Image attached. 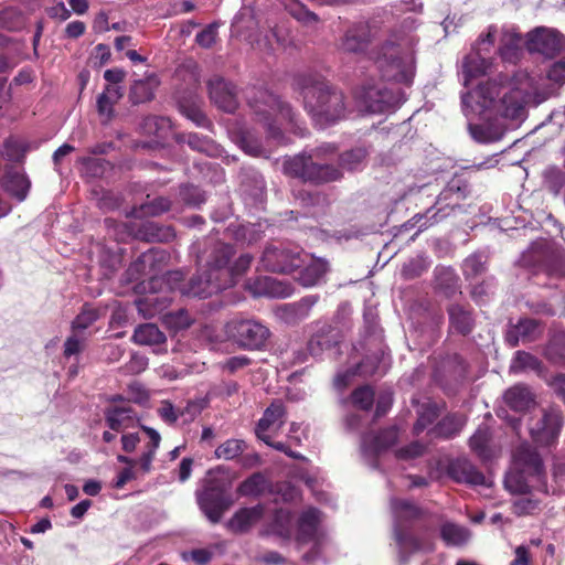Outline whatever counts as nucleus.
I'll return each mask as SVG.
<instances>
[{"instance_id":"5701e85b","label":"nucleus","mask_w":565,"mask_h":565,"mask_svg":"<svg viewBox=\"0 0 565 565\" xmlns=\"http://www.w3.org/2000/svg\"><path fill=\"white\" fill-rule=\"evenodd\" d=\"M303 258L298 280L303 287H313L323 279L328 270V264L323 259L315 258L308 254Z\"/></svg>"},{"instance_id":"dca6fc26","label":"nucleus","mask_w":565,"mask_h":565,"mask_svg":"<svg viewBox=\"0 0 565 565\" xmlns=\"http://www.w3.org/2000/svg\"><path fill=\"white\" fill-rule=\"evenodd\" d=\"M286 422V409L281 401H274L264 412L255 428L256 436L271 447L278 431Z\"/></svg>"},{"instance_id":"f704fd0d","label":"nucleus","mask_w":565,"mask_h":565,"mask_svg":"<svg viewBox=\"0 0 565 565\" xmlns=\"http://www.w3.org/2000/svg\"><path fill=\"white\" fill-rule=\"evenodd\" d=\"M450 326L461 334H467L472 328V317L469 310L460 305H452L449 310Z\"/></svg>"},{"instance_id":"09e8293b","label":"nucleus","mask_w":565,"mask_h":565,"mask_svg":"<svg viewBox=\"0 0 565 565\" xmlns=\"http://www.w3.org/2000/svg\"><path fill=\"white\" fill-rule=\"evenodd\" d=\"M170 209V201L166 198H157L151 202L142 204L139 209H135L132 214L136 216H157Z\"/></svg>"},{"instance_id":"ea45409f","label":"nucleus","mask_w":565,"mask_h":565,"mask_svg":"<svg viewBox=\"0 0 565 565\" xmlns=\"http://www.w3.org/2000/svg\"><path fill=\"white\" fill-rule=\"evenodd\" d=\"M418 418L414 425V433L419 435L438 417V407L435 403H423L417 409Z\"/></svg>"},{"instance_id":"052dcab7","label":"nucleus","mask_w":565,"mask_h":565,"mask_svg":"<svg viewBox=\"0 0 565 565\" xmlns=\"http://www.w3.org/2000/svg\"><path fill=\"white\" fill-rule=\"evenodd\" d=\"M371 374L372 372L369 370H365L364 365H358L355 369H349L343 373H338L334 379V385L337 388L342 390L347 387L351 381V379L358 374Z\"/></svg>"},{"instance_id":"7ed1b4c3","label":"nucleus","mask_w":565,"mask_h":565,"mask_svg":"<svg viewBox=\"0 0 565 565\" xmlns=\"http://www.w3.org/2000/svg\"><path fill=\"white\" fill-rule=\"evenodd\" d=\"M296 85L302 95L306 109L318 124H334L344 118L343 94L333 89L320 75H299Z\"/></svg>"},{"instance_id":"9d476101","label":"nucleus","mask_w":565,"mask_h":565,"mask_svg":"<svg viewBox=\"0 0 565 565\" xmlns=\"http://www.w3.org/2000/svg\"><path fill=\"white\" fill-rule=\"evenodd\" d=\"M498 41L497 53L504 63L516 64L526 47V40L513 25H489L487 31L479 35V45L486 52H491Z\"/></svg>"},{"instance_id":"9b49d317","label":"nucleus","mask_w":565,"mask_h":565,"mask_svg":"<svg viewBox=\"0 0 565 565\" xmlns=\"http://www.w3.org/2000/svg\"><path fill=\"white\" fill-rule=\"evenodd\" d=\"M303 257H306V253L299 246L289 243H275L265 248L260 263L266 270L286 274L300 269Z\"/></svg>"},{"instance_id":"69168bd1","label":"nucleus","mask_w":565,"mask_h":565,"mask_svg":"<svg viewBox=\"0 0 565 565\" xmlns=\"http://www.w3.org/2000/svg\"><path fill=\"white\" fill-rule=\"evenodd\" d=\"M156 259V254L152 250L143 253L138 257L136 262H134L128 271L130 274H141L145 271L147 265L151 266Z\"/></svg>"},{"instance_id":"7c9ffc66","label":"nucleus","mask_w":565,"mask_h":565,"mask_svg":"<svg viewBox=\"0 0 565 565\" xmlns=\"http://www.w3.org/2000/svg\"><path fill=\"white\" fill-rule=\"evenodd\" d=\"M136 237L147 242H167L174 237V232L169 226H161L153 221H146L137 230Z\"/></svg>"},{"instance_id":"2f4dec72","label":"nucleus","mask_w":565,"mask_h":565,"mask_svg":"<svg viewBox=\"0 0 565 565\" xmlns=\"http://www.w3.org/2000/svg\"><path fill=\"white\" fill-rule=\"evenodd\" d=\"M132 341L139 345H160L167 341L166 334L153 323L140 324L135 329Z\"/></svg>"},{"instance_id":"8fccbe9b","label":"nucleus","mask_w":565,"mask_h":565,"mask_svg":"<svg viewBox=\"0 0 565 565\" xmlns=\"http://www.w3.org/2000/svg\"><path fill=\"white\" fill-rule=\"evenodd\" d=\"M486 257L482 254H473L463 262V274L468 278H475L486 270Z\"/></svg>"},{"instance_id":"f257e3e1","label":"nucleus","mask_w":565,"mask_h":565,"mask_svg":"<svg viewBox=\"0 0 565 565\" xmlns=\"http://www.w3.org/2000/svg\"><path fill=\"white\" fill-rule=\"evenodd\" d=\"M547 79L552 84L519 72L512 79L500 75L462 94L470 136L481 143L500 140L505 131L503 119L520 118L524 105H540L555 93L554 85L565 84V58L551 65Z\"/></svg>"},{"instance_id":"c85d7f7f","label":"nucleus","mask_w":565,"mask_h":565,"mask_svg":"<svg viewBox=\"0 0 565 565\" xmlns=\"http://www.w3.org/2000/svg\"><path fill=\"white\" fill-rule=\"evenodd\" d=\"M106 423L115 431L132 427L136 420V412L130 406H114L106 412Z\"/></svg>"},{"instance_id":"de8ad7c7","label":"nucleus","mask_w":565,"mask_h":565,"mask_svg":"<svg viewBox=\"0 0 565 565\" xmlns=\"http://www.w3.org/2000/svg\"><path fill=\"white\" fill-rule=\"evenodd\" d=\"M462 426L463 420L456 415H451L445 417L430 433L451 438L461 430Z\"/></svg>"},{"instance_id":"cd10ccee","label":"nucleus","mask_w":565,"mask_h":565,"mask_svg":"<svg viewBox=\"0 0 565 565\" xmlns=\"http://www.w3.org/2000/svg\"><path fill=\"white\" fill-rule=\"evenodd\" d=\"M398 438V431L395 427L382 430L376 436H365L362 440L364 451L377 455L392 447Z\"/></svg>"},{"instance_id":"a211bd4d","label":"nucleus","mask_w":565,"mask_h":565,"mask_svg":"<svg viewBox=\"0 0 565 565\" xmlns=\"http://www.w3.org/2000/svg\"><path fill=\"white\" fill-rule=\"evenodd\" d=\"M483 46L477 40L472 51L462 61L463 85L467 87L472 78L487 74L492 66V60L488 56Z\"/></svg>"},{"instance_id":"ddd939ff","label":"nucleus","mask_w":565,"mask_h":565,"mask_svg":"<svg viewBox=\"0 0 565 565\" xmlns=\"http://www.w3.org/2000/svg\"><path fill=\"white\" fill-rule=\"evenodd\" d=\"M356 99L363 110L375 114L394 110L405 100V96L399 88L369 85L361 87Z\"/></svg>"},{"instance_id":"72a5a7b5","label":"nucleus","mask_w":565,"mask_h":565,"mask_svg":"<svg viewBox=\"0 0 565 565\" xmlns=\"http://www.w3.org/2000/svg\"><path fill=\"white\" fill-rule=\"evenodd\" d=\"M490 430L486 425L479 426L476 433L469 440L470 448L482 460H488L492 457V450L489 447Z\"/></svg>"},{"instance_id":"412c9836","label":"nucleus","mask_w":565,"mask_h":565,"mask_svg":"<svg viewBox=\"0 0 565 565\" xmlns=\"http://www.w3.org/2000/svg\"><path fill=\"white\" fill-rule=\"evenodd\" d=\"M371 41L370 29L366 24H356L343 35L340 49L345 53L359 54L366 50Z\"/></svg>"},{"instance_id":"0eeeda50","label":"nucleus","mask_w":565,"mask_h":565,"mask_svg":"<svg viewBox=\"0 0 565 565\" xmlns=\"http://www.w3.org/2000/svg\"><path fill=\"white\" fill-rule=\"evenodd\" d=\"M467 195V185L460 180H451L436 196L435 202L424 213L415 214L405 226L418 227L422 232L443 222L461 210V201Z\"/></svg>"},{"instance_id":"f3484780","label":"nucleus","mask_w":565,"mask_h":565,"mask_svg":"<svg viewBox=\"0 0 565 565\" xmlns=\"http://www.w3.org/2000/svg\"><path fill=\"white\" fill-rule=\"evenodd\" d=\"M447 476L457 483L470 486H486L487 479L469 459L458 457L448 461L446 467Z\"/></svg>"},{"instance_id":"2eb2a0df","label":"nucleus","mask_w":565,"mask_h":565,"mask_svg":"<svg viewBox=\"0 0 565 565\" xmlns=\"http://www.w3.org/2000/svg\"><path fill=\"white\" fill-rule=\"evenodd\" d=\"M562 415L555 408L543 409L539 417L529 422L531 437L540 445L548 446L558 436L562 428Z\"/></svg>"},{"instance_id":"6e6552de","label":"nucleus","mask_w":565,"mask_h":565,"mask_svg":"<svg viewBox=\"0 0 565 565\" xmlns=\"http://www.w3.org/2000/svg\"><path fill=\"white\" fill-rule=\"evenodd\" d=\"M250 107L258 121L264 122L268 136L280 141L282 134L280 125L294 121V113L289 104L281 102L273 93L259 89L250 99Z\"/></svg>"},{"instance_id":"423d86ee","label":"nucleus","mask_w":565,"mask_h":565,"mask_svg":"<svg viewBox=\"0 0 565 565\" xmlns=\"http://www.w3.org/2000/svg\"><path fill=\"white\" fill-rule=\"evenodd\" d=\"M391 509L394 516V535L398 547L399 564L405 565L412 555L430 548L428 543L416 537L407 527L408 523L420 519L424 512L414 503L399 499L391 501Z\"/></svg>"},{"instance_id":"4be33fe9","label":"nucleus","mask_w":565,"mask_h":565,"mask_svg":"<svg viewBox=\"0 0 565 565\" xmlns=\"http://www.w3.org/2000/svg\"><path fill=\"white\" fill-rule=\"evenodd\" d=\"M543 330L537 320L521 319L515 326L507 332V341L511 347H516L520 341L531 342L536 340Z\"/></svg>"},{"instance_id":"864d4df0","label":"nucleus","mask_w":565,"mask_h":565,"mask_svg":"<svg viewBox=\"0 0 565 565\" xmlns=\"http://www.w3.org/2000/svg\"><path fill=\"white\" fill-rule=\"evenodd\" d=\"M260 286H263L262 290H256L257 295L266 294L271 297H288L291 294V290L288 288H282L281 282L271 279V278H264L258 281Z\"/></svg>"},{"instance_id":"473e14b6","label":"nucleus","mask_w":565,"mask_h":565,"mask_svg":"<svg viewBox=\"0 0 565 565\" xmlns=\"http://www.w3.org/2000/svg\"><path fill=\"white\" fill-rule=\"evenodd\" d=\"M158 85L159 81L154 75H149L143 79L136 81L130 88V99L134 104L152 99Z\"/></svg>"},{"instance_id":"a19ab883","label":"nucleus","mask_w":565,"mask_h":565,"mask_svg":"<svg viewBox=\"0 0 565 565\" xmlns=\"http://www.w3.org/2000/svg\"><path fill=\"white\" fill-rule=\"evenodd\" d=\"M443 540L449 545H462L468 542L470 532L460 525L446 523L440 530Z\"/></svg>"},{"instance_id":"6e6d98bb","label":"nucleus","mask_w":565,"mask_h":565,"mask_svg":"<svg viewBox=\"0 0 565 565\" xmlns=\"http://www.w3.org/2000/svg\"><path fill=\"white\" fill-rule=\"evenodd\" d=\"M25 153L23 143L15 138H8L4 141V157L10 161H20Z\"/></svg>"},{"instance_id":"aec40b11","label":"nucleus","mask_w":565,"mask_h":565,"mask_svg":"<svg viewBox=\"0 0 565 565\" xmlns=\"http://www.w3.org/2000/svg\"><path fill=\"white\" fill-rule=\"evenodd\" d=\"M211 100L222 110L233 113L237 108L235 87L220 76L207 82Z\"/></svg>"},{"instance_id":"f03ea898","label":"nucleus","mask_w":565,"mask_h":565,"mask_svg":"<svg viewBox=\"0 0 565 565\" xmlns=\"http://www.w3.org/2000/svg\"><path fill=\"white\" fill-rule=\"evenodd\" d=\"M416 43L417 39L411 33L397 32L388 36L372 57L383 79L405 85L413 83Z\"/></svg>"},{"instance_id":"3c124183","label":"nucleus","mask_w":565,"mask_h":565,"mask_svg":"<svg viewBox=\"0 0 565 565\" xmlns=\"http://www.w3.org/2000/svg\"><path fill=\"white\" fill-rule=\"evenodd\" d=\"M87 334H82L72 330V334L65 340L64 356L71 358L78 355L85 348Z\"/></svg>"},{"instance_id":"6ab92c4d","label":"nucleus","mask_w":565,"mask_h":565,"mask_svg":"<svg viewBox=\"0 0 565 565\" xmlns=\"http://www.w3.org/2000/svg\"><path fill=\"white\" fill-rule=\"evenodd\" d=\"M198 502L212 523H217L223 513L228 509L232 501L217 488H207L198 495Z\"/></svg>"},{"instance_id":"f8f14e48","label":"nucleus","mask_w":565,"mask_h":565,"mask_svg":"<svg viewBox=\"0 0 565 565\" xmlns=\"http://www.w3.org/2000/svg\"><path fill=\"white\" fill-rule=\"evenodd\" d=\"M226 334L243 349L259 350L268 340L270 331L257 320L233 319L226 324Z\"/></svg>"},{"instance_id":"e2e57ef3","label":"nucleus","mask_w":565,"mask_h":565,"mask_svg":"<svg viewBox=\"0 0 565 565\" xmlns=\"http://www.w3.org/2000/svg\"><path fill=\"white\" fill-rule=\"evenodd\" d=\"M329 347L328 338L322 334L313 335L307 344V349L313 358L321 355V353Z\"/></svg>"},{"instance_id":"4d7b16f0","label":"nucleus","mask_w":565,"mask_h":565,"mask_svg":"<svg viewBox=\"0 0 565 565\" xmlns=\"http://www.w3.org/2000/svg\"><path fill=\"white\" fill-rule=\"evenodd\" d=\"M164 320L169 327L175 330L185 329L192 322L190 315L183 309L166 315Z\"/></svg>"},{"instance_id":"e433bc0d","label":"nucleus","mask_w":565,"mask_h":565,"mask_svg":"<svg viewBox=\"0 0 565 565\" xmlns=\"http://www.w3.org/2000/svg\"><path fill=\"white\" fill-rule=\"evenodd\" d=\"M545 356L554 364L565 366V332L559 331L553 334L546 349Z\"/></svg>"},{"instance_id":"bb28decb","label":"nucleus","mask_w":565,"mask_h":565,"mask_svg":"<svg viewBox=\"0 0 565 565\" xmlns=\"http://www.w3.org/2000/svg\"><path fill=\"white\" fill-rule=\"evenodd\" d=\"M320 522L321 513L319 510L315 508L305 510L298 519V541L310 542L316 540Z\"/></svg>"},{"instance_id":"20e7f679","label":"nucleus","mask_w":565,"mask_h":565,"mask_svg":"<svg viewBox=\"0 0 565 565\" xmlns=\"http://www.w3.org/2000/svg\"><path fill=\"white\" fill-rule=\"evenodd\" d=\"M234 250L230 244L217 243L206 264V270L193 276L180 292L189 297L206 298L231 286V273L225 267Z\"/></svg>"},{"instance_id":"0e129e2a","label":"nucleus","mask_w":565,"mask_h":565,"mask_svg":"<svg viewBox=\"0 0 565 565\" xmlns=\"http://www.w3.org/2000/svg\"><path fill=\"white\" fill-rule=\"evenodd\" d=\"M291 14L295 19L302 22L306 25H313L319 22V18L316 13L309 11L303 6H297L291 10Z\"/></svg>"},{"instance_id":"13d9d810","label":"nucleus","mask_w":565,"mask_h":565,"mask_svg":"<svg viewBox=\"0 0 565 565\" xmlns=\"http://www.w3.org/2000/svg\"><path fill=\"white\" fill-rule=\"evenodd\" d=\"M539 509V501L530 497H521L514 500L512 510L513 513L521 516L533 514Z\"/></svg>"},{"instance_id":"338daca9","label":"nucleus","mask_w":565,"mask_h":565,"mask_svg":"<svg viewBox=\"0 0 565 565\" xmlns=\"http://www.w3.org/2000/svg\"><path fill=\"white\" fill-rule=\"evenodd\" d=\"M147 366H148L147 358H145L142 355L134 354V355H131L130 361L125 365V371H126V373H129V374H139L142 371H145L147 369Z\"/></svg>"},{"instance_id":"bf43d9fd","label":"nucleus","mask_w":565,"mask_h":565,"mask_svg":"<svg viewBox=\"0 0 565 565\" xmlns=\"http://www.w3.org/2000/svg\"><path fill=\"white\" fill-rule=\"evenodd\" d=\"M253 257L249 254L241 255L232 267H228V263H226L225 267L231 273V286L234 284V279L236 276L244 274L250 266ZM230 262V259L227 260Z\"/></svg>"},{"instance_id":"c9c22d12","label":"nucleus","mask_w":565,"mask_h":565,"mask_svg":"<svg viewBox=\"0 0 565 565\" xmlns=\"http://www.w3.org/2000/svg\"><path fill=\"white\" fill-rule=\"evenodd\" d=\"M170 299L154 294L147 295L136 301L139 312L145 317H152L168 307Z\"/></svg>"},{"instance_id":"603ef678","label":"nucleus","mask_w":565,"mask_h":565,"mask_svg":"<svg viewBox=\"0 0 565 565\" xmlns=\"http://www.w3.org/2000/svg\"><path fill=\"white\" fill-rule=\"evenodd\" d=\"M98 318L97 311L92 308H85L74 319L72 330L82 334H87L86 329L90 327Z\"/></svg>"},{"instance_id":"774afa93","label":"nucleus","mask_w":565,"mask_h":565,"mask_svg":"<svg viewBox=\"0 0 565 565\" xmlns=\"http://www.w3.org/2000/svg\"><path fill=\"white\" fill-rule=\"evenodd\" d=\"M158 414L168 424H174L180 417L179 412L168 401L161 403V406L158 408Z\"/></svg>"},{"instance_id":"1a4fd4ad","label":"nucleus","mask_w":565,"mask_h":565,"mask_svg":"<svg viewBox=\"0 0 565 565\" xmlns=\"http://www.w3.org/2000/svg\"><path fill=\"white\" fill-rule=\"evenodd\" d=\"M285 174L298 178L312 184H324L342 179V170L331 163L321 162L320 159L300 153L285 159L282 163Z\"/></svg>"},{"instance_id":"39448f33","label":"nucleus","mask_w":565,"mask_h":565,"mask_svg":"<svg viewBox=\"0 0 565 565\" xmlns=\"http://www.w3.org/2000/svg\"><path fill=\"white\" fill-rule=\"evenodd\" d=\"M545 467L540 454L527 444H521L512 454V461L505 475L504 486L511 493L525 494L533 482H542Z\"/></svg>"},{"instance_id":"5fc2aeb1","label":"nucleus","mask_w":565,"mask_h":565,"mask_svg":"<svg viewBox=\"0 0 565 565\" xmlns=\"http://www.w3.org/2000/svg\"><path fill=\"white\" fill-rule=\"evenodd\" d=\"M352 403L363 411H369L374 403L373 390L367 385L356 388L352 393Z\"/></svg>"},{"instance_id":"37998d69","label":"nucleus","mask_w":565,"mask_h":565,"mask_svg":"<svg viewBox=\"0 0 565 565\" xmlns=\"http://www.w3.org/2000/svg\"><path fill=\"white\" fill-rule=\"evenodd\" d=\"M186 143L193 150L206 153L210 157H216L221 152L220 147L213 140L198 134H189Z\"/></svg>"},{"instance_id":"680f3d73","label":"nucleus","mask_w":565,"mask_h":565,"mask_svg":"<svg viewBox=\"0 0 565 565\" xmlns=\"http://www.w3.org/2000/svg\"><path fill=\"white\" fill-rule=\"evenodd\" d=\"M216 36L217 26L210 24L196 34L195 41L200 46L209 49L215 43Z\"/></svg>"},{"instance_id":"49530a36","label":"nucleus","mask_w":565,"mask_h":565,"mask_svg":"<svg viewBox=\"0 0 565 565\" xmlns=\"http://www.w3.org/2000/svg\"><path fill=\"white\" fill-rule=\"evenodd\" d=\"M271 530L282 537H289L291 535L292 516L288 510L279 509L275 512Z\"/></svg>"},{"instance_id":"79ce46f5","label":"nucleus","mask_w":565,"mask_h":565,"mask_svg":"<svg viewBox=\"0 0 565 565\" xmlns=\"http://www.w3.org/2000/svg\"><path fill=\"white\" fill-rule=\"evenodd\" d=\"M246 449V443L243 439H227L221 444L214 451L217 459L233 460L241 456Z\"/></svg>"},{"instance_id":"c03bdc74","label":"nucleus","mask_w":565,"mask_h":565,"mask_svg":"<svg viewBox=\"0 0 565 565\" xmlns=\"http://www.w3.org/2000/svg\"><path fill=\"white\" fill-rule=\"evenodd\" d=\"M367 151L365 148L359 147L347 151L340 157L341 168L348 171H355L362 168L366 159Z\"/></svg>"},{"instance_id":"4c0bfd02","label":"nucleus","mask_w":565,"mask_h":565,"mask_svg":"<svg viewBox=\"0 0 565 565\" xmlns=\"http://www.w3.org/2000/svg\"><path fill=\"white\" fill-rule=\"evenodd\" d=\"M234 141L243 149L247 154L258 157L262 156L264 150L258 139L247 129H239L234 132Z\"/></svg>"},{"instance_id":"a878e982","label":"nucleus","mask_w":565,"mask_h":565,"mask_svg":"<svg viewBox=\"0 0 565 565\" xmlns=\"http://www.w3.org/2000/svg\"><path fill=\"white\" fill-rule=\"evenodd\" d=\"M2 186L8 194L22 202L29 193L31 182L22 171L9 170L3 177Z\"/></svg>"},{"instance_id":"a18cd8bd","label":"nucleus","mask_w":565,"mask_h":565,"mask_svg":"<svg viewBox=\"0 0 565 565\" xmlns=\"http://www.w3.org/2000/svg\"><path fill=\"white\" fill-rule=\"evenodd\" d=\"M266 488L265 477L257 472L252 475L238 486V493L244 497L259 495Z\"/></svg>"},{"instance_id":"c756f323","label":"nucleus","mask_w":565,"mask_h":565,"mask_svg":"<svg viewBox=\"0 0 565 565\" xmlns=\"http://www.w3.org/2000/svg\"><path fill=\"white\" fill-rule=\"evenodd\" d=\"M505 404L515 412H523L534 403L533 394L525 385L518 384L504 393Z\"/></svg>"},{"instance_id":"58836bf2","label":"nucleus","mask_w":565,"mask_h":565,"mask_svg":"<svg viewBox=\"0 0 565 565\" xmlns=\"http://www.w3.org/2000/svg\"><path fill=\"white\" fill-rule=\"evenodd\" d=\"M541 369V361L536 356L524 351H518L510 364V371L513 373H520L524 371L539 372Z\"/></svg>"},{"instance_id":"b1692460","label":"nucleus","mask_w":565,"mask_h":565,"mask_svg":"<svg viewBox=\"0 0 565 565\" xmlns=\"http://www.w3.org/2000/svg\"><path fill=\"white\" fill-rule=\"evenodd\" d=\"M264 512L263 504L242 508L230 519L227 526L235 533H245L263 518Z\"/></svg>"},{"instance_id":"393cba45","label":"nucleus","mask_w":565,"mask_h":565,"mask_svg":"<svg viewBox=\"0 0 565 565\" xmlns=\"http://www.w3.org/2000/svg\"><path fill=\"white\" fill-rule=\"evenodd\" d=\"M318 300V295L306 296L297 302L282 306L280 308V316L287 323H297L309 316Z\"/></svg>"},{"instance_id":"4468645a","label":"nucleus","mask_w":565,"mask_h":565,"mask_svg":"<svg viewBox=\"0 0 565 565\" xmlns=\"http://www.w3.org/2000/svg\"><path fill=\"white\" fill-rule=\"evenodd\" d=\"M526 50L554 58L565 52V36L554 29L536 28L526 34Z\"/></svg>"}]
</instances>
